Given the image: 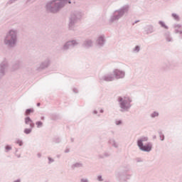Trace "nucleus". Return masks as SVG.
I'll return each instance as SVG.
<instances>
[{
	"label": "nucleus",
	"instance_id": "obj_31",
	"mask_svg": "<svg viewBox=\"0 0 182 182\" xmlns=\"http://www.w3.org/2000/svg\"><path fill=\"white\" fill-rule=\"evenodd\" d=\"M115 124L117 126H122V124H123V121H122V119H116Z\"/></svg>",
	"mask_w": 182,
	"mask_h": 182
},
{
	"label": "nucleus",
	"instance_id": "obj_14",
	"mask_svg": "<svg viewBox=\"0 0 182 182\" xmlns=\"http://www.w3.org/2000/svg\"><path fill=\"white\" fill-rule=\"evenodd\" d=\"M144 31L146 35H151L156 32V28H154V26L148 24L144 27Z\"/></svg>",
	"mask_w": 182,
	"mask_h": 182
},
{
	"label": "nucleus",
	"instance_id": "obj_58",
	"mask_svg": "<svg viewBox=\"0 0 182 182\" xmlns=\"http://www.w3.org/2000/svg\"><path fill=\"white\" fill-rule=\"evenodd\" d=\"M18 157H21V155H18Z\"/></svg>",
	"mask_w": 182,
	"mask_h": 182
},
{
	"label": "nucleus",
	"instance_id": "obj_11",
	"mask_svg": "<svg viewBox=\"0 0 182 182\" xmlns=\"http://www.w3.org/2000/svg\"><path fill=\"white\" fill-rule=\"evenodd\" d=\"M113 75L115 79H124V77L126 76V72L122 70L115 69L113 70Z\"/></svg>",
	"mask_w": 182,
	"mask_h": 182
},
{
	"label": "nucleus",
	"instance_id": "obj_4",
	"mask_svg": "<svg viewBox=\"0 0 182 182\" xmlns=\"http://www.w3.org/2000/svg\"><path fill=\"white\" fill-rule=\"evenodd\" d=\"M64 7L65 3L63 1H59V0H52L48 1L46 5L47 12H50V14H58Z\"/></svg>",
	"mask_w": 182,
	"mask_h": 182
},
{
	"label": "nucleus",
	"instance_id": "obj_17",
	"mask_svg": "<svg viewBox=\"0 0 182 182\" xmlns=\"http://www.w3.org/2000/svg\"><path fill=\"white\" fill-rule=\"evenodd\" d=\"M6 69H8V63L6 61H4L0 64V77L5 76Z\"/></svg>",
	"mask_w": 182,
	"mask_h": 182
},
{
	"label": "nucleus",
	"instance_id": "obj_38",
	"mask_svg": "<svg viewBox=\"0 0 182 182\" xmlns=\"http://www.w3.org/2000/svg\"><path fill=\"white\" fill-rule=\"evenodd\" d=\"M164 36H165L166 39V38H168V37L171 36V35L170 34V31H166L164 33Z\"/></svg>",
	"mask_w": 182,
	"mask_h": 182
},
{
	"label": "nucleus",
	"instance_id": "obj_23",
	"mask_svg": "<svg viewBox=\"0 0 182 182\" xmlns=\"http://www.w3.org/2000/svg\"><path fill=\"white\" fill-rule=\"evenodd\" d=\"M158 134H159V138L161 141H164V134H163V131H161V129L158 130Z\"/></svg>",
	"mask_w": 182,
	"mask_h": 182
},
{
	"label": "nucleus",
	"instance_id": "obj_5",
	"mask_svg": "<svg viewBox=\"0 0 182 182\" xmlns=\"http://www.w3.org/2000/svg\"><path fill=\"white\" fill-rule=\"evenodd\" d=\"M117 102L119 106V112L121 113H126L129 112L130 109H132V102L133 100L129 97H122L119 96L117 98Z\"/></svg>",
	"mask_w": 182,
	"mask_h": 182
},
{
	"label": "nucleus",
	"instance_id": "obj_36",
	"mask_svg": "<svg viewBox=\"0 0 182 182\" xmlns=\"http://www.w3.org/2000/svg\"><path fill=\"white\" fill-rule=\"evenodd\" d=\"M97 181H100V182L104 181V179H103V177L102 176V175L97 176Z\"/></svg>",
	"mask_w": 182,
	"mask_h": 182
},
{
	"label": "nucleus",
	"instance_id": "obj_57",
	"mask_svg": "<svg viewBox=\"0 0 182 182\" xmlns=\"http://www.w3.org/2000/svg\"><path fill=\"white\" fill-rule=\"evenodd\" d=\"M17 152H18V149L16 150V153H17Z\"/></svg>",
	"mask_w": 182,
	"mask_h": 182
},
{
	"label": "nucleus",
	"instance_id": "obj_7",
	"mask_svg": "<svg viewBox=\"0 0 182 182\" xmlns=\"http://www.w3.org/2000/svg\"><path fill=\"white\" fill-rule=\"evenodd\" d=\"M180 68V63L176 60H168L166 62H164L161 70L164 72H170V70H176Z\"/></svg>",
	"mask_w": 182,
	"mask_h": 182
},
{
	"label": "nucleus",
	"instance_id": "obj_37",
	"mask_svg": "<svg viewBox=\"0 0 182 182\" xmlns=\"http://www.w3.org/2000/svg\"><path fill=\"white\" fill-rule=\"evenodd\" d=\"M18 0H9L7 2V5H12V4H15Z\"/></svg>",
	"mask_w": 182,
	"mask_h": 182
},
{
	"label": "nucleus",
	"instance_id": "obj_33",
	"mask_svg": "<svg viewBox=\"0 0 182 182\" xmlns=\"http://www.w3.org/2000/svg\"><path fill=\"white\" fill-rule=\"evenodd\" d=\"M59 2H63L64 6L66 5V4H72V1L70 0H58Z\"/></svg>",
	"mask_w": 182,
	"mask_h": 182
},
{
	"label": "nucleus",
	"instance_id": "obj_22",
	"mask_svg": "<svg viewBox=\"0 0 182 182\" xmlns=\"http://www.w3.org/2000/svg\"><path fill=\"white\" fill-rule=\"evenodd\" d=\"M106 157H110V154L109 152H104L103 154H99L98 158L106 159Z\"/></svg>",
	"mask_w": 182,
	"mask_h": 182
},
{
	"label": "nucleus",
	"instance_id": "obj_53",
	"mask_svg": "<svg viewBox=\"0 0 182 182\" xmlns=\"http://www.w3.org/2000/svg\"><path fill=\"white\" fill-rule=\"evenodd\" d=\"M39 106H41V102L37 103V107H39Z\"/></svg>",
	"mask_w": 182,
	"mask_h": 182
},
{
	"label": "nucleus",
	"instance_id": "obj_20",
	"mask_svg": "<svg viewBox=\"0 0 182 182\" xmlns=\"http://www.w3.org/2000/svg\"><path fill=\"white\" fill-rule=\"evenodd\" d=\"M148 140H149V137L141 136L139 139L137 140L136 144H137V146H139L141 144H144L143 142L144 141H148Z\"/></svg>",
	"mask_w": 182,
	"mask_h": 182
},
{
	"label": "nucleus",
	"instance_id": "obj_44",
	"mask_svg": "<svg viewBox=\"0 0 182 182\" xmlns=\"http://www.w3.org/2000/svg\"><path fill=\"white\" fill-rule=\"evenodd\" d=\"M180 32V30L178 28H175L174 33H178Z\"/></svg>",
	"mask_w": 182,
	"mask_h": 182
},
{
	"label": "nucleus",
	"instance_id": "obj_35",
	"mask_svg": "<svg viewBox=\"0 0 182 182\" xmlns=\"http://www.w3.org/2000/svg\"><path fill=\"white\" fill-rule=\"evenodd\" d=\"M16 143L20 146H23V141H22V140L18 139Z\"/></svg>",
	"mask_w": 182,
	"mask_h": 182
},
{
	"label": "nucleus",
	"instance_id": "obj_34",
	"mask_svg": "<svg viewBox=\"0 0 182 182\" xmlns=\"http://www.w3.org/2000/svg\"><path fill=\"white\" fill-rule=\"evenodd\" d=\"M181 24H178V23H175L173 25V28H174V29H180V28H181Z\"/></svg>",
	"mask_w": 182,
	"mask_h": 182
},
{
	"label": "nucleus",
	"instance_id": "obj_26",
	"mask_svg": "<svg viewBox=\"0 0 182 182\" xmlns=\"http://www.w3.org/2000/svg\"><path fill=\"white\" fill-rule=\"evenodd\" d=\"M159 25H160L161 28H164V29H168V27L167 25H166V23L163 21H159Z\"/></svg>",
	"mask_w": 182,
	"mask_h": 182
},
{
	"label": "nucleus",
	"instance_id": "obj_40",
	"mask_svg": "<svg viewBox=\"0 0 182 182\" xmlns=\"http://www.w3.org/2000/svg\"><path fill=\"white\" fill-rule=\"evenodd\" d=\"M166 41L167 42H173V38L171 37V36H169V37H167V38H166Z\"/></svg>",
	"mask_w": 182,
	"mask_h": 182
},
{
	"label": "nucleus",
	"instance_id": "obj_27",
	"mask_svg": "<svg viewBox=\"0 0 182 182\" xmlns=\"http://www.w3.org/2000/svg\"><path fill=\"white\" fill-rule=\"evenodd\" d=\"M33 112H35L33 108L27 109L25 112V116H29V114H31V113H33Z\"/></svg>",
	"mask_w": 182,
	"mask_h": 182
},
{
	"label": "nucleus",
	"instance_id": "obj_42",
	"mask_svg": "<svg viewBox=\"0 0 182 182\" xmlns=\"http://www.w3.org/2000/svg\"><path fill=\"white\" fill-rule=\"evenodd\" d=\"M80 182H89V179L87 178H81Z\"/></svg>",
	"mask_w": 182,
	"mask_h": 182
},
{
	"label": "nucleus",
	"instance_id": "obj_56",
	"mask_svg": "<svg viewBox=\"0 0 182 182\" xmlns=\"http://www.w3.org/2000/svg\"><path fill=\"white\" fill-rule=\"evenodd\" d=\"M41 120H45V117H41Z\"/></svg>",
	"mask_w": 182,
	"mask_h": 182
},
{
	"label": "nucleus",
	"instance_id": "obj_43",
	"mask_svg": "<svg viewBox=\"0 0 182 182\" xmlns=\"http://www.w3.org/2000/svg\"><path fill=\"white\" fill-rule=\"evenodd\" d=\"M73 92L74 93H79V91L76 88H73Z\"/></svg>",
	"mask_w": 182,
	"mask_h": 182
},
{
	"label": "nucleus",
	"instance_id": "obj_50",
	"mask_svg": "<svg viewBox=\"0 0 182 182\" xmlns=\"http://www.w3.org/2000/svg\"><path fill=\"white\" fill-rule=\"evenodd\" d=\"M93 114H97V110H94V111H93Z\"/></svg>",
	"mask_w": 182,
	"mask_h": 182
},
{
	"label": "nucleus",
	"instance_id": "obj_30",
	"mask_svg": "<svg viewBox=\"0 0 182 182\" xmlns=\"http://www.w3.org/2000/svg\"><path fill=\"white\" fill-rule=\"evenodd\" d=\"M12 150V146L11 145H6L5 146V153H8Z\"/></svg>",
	"mask_w": 182,
	"mask_h": 182
},
{
	"label": "nucleus",
	"instance_id": "obj_25",
	"mask_svg": "<svg viewBox=\"0 0 182 182\" xmlns=\"http://www.w3.org/2000/svg\"><path fill=\"white\" fill-rule=\"evenodd\" d=\"M171 16H172V18H173L175 21H176V22H179V21H180V16H178L177 14L173 13V14H171Z\"/></svg>",
	"mask_w": 182,
	"mask_h": 182
},
{
	"label": "nucleus",
	"instance_id": "obj_46",
	"mask_svg": "<svg viewBox=\"0 0 182 182\" xmlns=\"http://www.w3.org/2000/svg\"><path fill=\"white\" fill-rule=\"evenodd\" d=\"M29 2H35V0H27V4Z\"/></svg>",
	"mask_w": 182,
	"mask_h": 182
},
{
	"label": "nucleus",
	"instance_id": "obj_10",
	"mask_svg": "<svg viewBox=\"0 0 182 182\" xmlns=\"http://www.w3.org/2000/svg\"><path fill=\"white\" fill-rule=\"evenodd\" d=\"M137 146L141 151H145L146 153H150V151L153 149V144L151 142H147L145 144H142Z\"/></svg>",
	"mask_w": 182,
	"mask_h": 182
},
{
	"label": "nucleus",
	"instance_id": "obj_12",
	"mask_svg": "<svg viewBox=\"0 0 182 182\" xmlns=\"http://www.w3.org/2000/svg\"><path fill=\"white\" fill-rule=\"evenodd\" d=\"M50 66V60L49 58L46 59L40 63L37 70H45V69H48V67Z\"/></svg>",
	"mask_w": 182,
	"mask_h": 182
},
{
	"label": "nucleus",
	"instance_id": "obj_18",
	"mask_svg": "<svg viewBox=\"0 0 182 182\" xmlns=\"http://www.w3.org/2000/svg\"><path fill=\"white\" fill-rule=\"evenodd\" d=\"M108 143L109 144H111L112 147H114L115 149H119V144H117L114 139H109Z\"/></svg>",
	"mask_w": 182,
	"mask_h": 182
},
{
	"label": "nucleus",
	"instance_id": "obj_55",
	"mask_svg": "<svg viewBox=\"0 0 182 182\" xmlns=\"http://www.w3.org/2000/svg\"><path fill=\"white\" fill-rule=\"evenodd\" d=\"M52 119H53V120H56V119L55 118V116H53Z\"/></svg>",
	"mask_w": 182,
	"mask_h": 182
},
{
	"label": "nucleus",
	"instance_id": "obj_32",
	"mask_svg": "<svg viewBox=\"0 0 182 182\" xmlns=\"http://www.w3.org/2000/svg\"><path fill=\"white\" fill-rule=\"evenodd\" d=\"M36 124L38 127V129L42 127V126H43V122H42L41 121H38L36 122Z\"/></svg>",
	"mask_w": 182,
	"mask_h": 182
},
{
	"label": "nucleus",
	"instance_id": "obj_52",
	"mask_svg": "<svg viewBox=\"0 0 182 182\" xmlns=\"http://www.w3.org/2000/svg\"><path fill=\"white\" fill-rule=\"evenodd\" d=\"M100 113H104L105 112V110H103L102 109L100 110Z\"/></svg>",
	"mask_w": 182,
	"mask_h": 182
},
{
	"label": "nucleus",
	"instance_id": "obj_13",
	"mask_svg": "<svg viewBox=\"0 0 182 182\" xmlns=\"http://www.w3.org/2000/svg\"><path fill=\"white\" fill-rule=\"evenodd\" d=\"M113 80H114V77L112 74H105L100 77L101 83L103 82H113Z\"/></svg>",
	"mask_w": 182,
	"mask_h": 182
},
{
	"label": "nucleus",
	"instance_id": "obj_16",
	"mask_svg": "<svg viewBox=\"0 0 182 182\" xmlns=\"http://www.w3.org/2000/svg\"><path fill=\"white\" fill-rule=\"evenodd\" d=\"M82 46L84 49H90V48L93 47V41L87 38L82 42Z\"/></svg>",
	"mask_w": 182,
	"mask_h": 182
},
{
	"label": "nucleus",
	"instance_id": "obj_19",
	"mask_svg": "<svg viewBox=\"0 0 182 182\" xmlns=\"http://www.w3.org/2000/svg\"><path fill=\"white\" fill-rule=\"evenodd\" d=\"M83 164L82 162H76L71 166L72 170H76V168H82Z\"/></svg>",
	"mask_w": 182,
	"mask_h": 182
},
{
	"label": "nucleus",
	"instance_id": "obj_29",
	"mask_svg": "<svg viewBox=\"0 0 182 182\" xmlns=\"http://www.w3.org/2000/svg\"><path fill=\"white\" fill-rule=\"evenodd\" d=\"M159 114H160L159 113V112L155 111V112H152L150 116H151V119H154L155 117H159Z\"/></svg>",
	"mask_w": 182,
	"mask_h": 182
},
{
	"label": "nucleus",
	"instance_id": "obj_9",
	"mask_svg": "<svg viewBox=\"0 0 182 182\" xmlns=\"http://www.w3.org/2000/svg\"><path fill=\"white\" fill-rule=\"evenodd\" d=\"M25 124H29L30 128H26L24 129L23 133L25 134H31L32 133V129L35 127V123H33V121L31 119L30 117H26L24 119Z\"/></svg>",
	"mask_w": 182,
	"mask_h": 182
},
{
	"label": "nucleus",
	"instance_id": "obj_3",
	"mask_svg": "<svg viewBox=\"0 0 182 182\" xmlns=\"http://www.w3.org/2000/svg\"><path fill=\"white\" fill-rule=\"evenodd\" d=\"M129 9H130V6L129 5H124L120 9L115 10L109 18V23L117 22V21L122 19L126 14H129Z\"/></svg>",
	"mask_w": 182,
	"mask_h": 182
},
{
	"label": "nucleus",
	"instance_id": "obj_51",
	"mask_svg": "<svg viewBox=\"0 0 182 182\" xmlns=\"http://www.w3.org/2000/svg\"><path fill=\"white\" fill-rule=\"evenodd\" d=\"M70 141H71V143H73V141H75V139L71 138V139H70Z\"/></svg>",
	"mask_w": 182,
	"mask_h": 182
},
{
	"label": "nucleus",
	"instance_id": "obj_47",
	"mask_svg": "<svg viewBox=\"0 0 182 182\" xmlns=\"http://www.w3.org/2000/svg\"><path fill=\"white\" fill-rule=\"evenodd\" d=\"M152 139H153L154 140H156V139H157V136H156V135H154V136H152Z\"/></svg>",
	"mask_w": 182,
	"mask_h": 182
},
{
	"label": "nucleus",
	"instance_id": "obj_49",
	"mask_svg": "<svg viewBox=\"0 0 182 182\" xmlns=\"http://www.w3.org/2000/svg\"><path fill=\"white\" fill-rule=\"evenodd\" d=\"M138 22H140V21H139V20L135 21L134 23H133V25H134L135 23H138Z\"/></svg>",
	"mask_w": 182,
	"mask_h": 182
},
{
	"label": "nucleus",
	"instance_id": "obj_6",
	"mask_svg": "<svg viewBox=\"0 0 182 182\" xmlns=\"http://www.w3.org/2000/svg\"><path fill=\"white\" fill-rule=\"evenodd\" d=\"M82 16H83V14L79 11H75L71 14L68 20V28L70 31L75 29L76 23L82 19Z\"/></svg>",
	"mask_w": 182,
	"mask_h": 182
},
{
	"label": "nucleus",
	"instance_id": "obj_41",
	"mask_svg": "<svg viewBox=\"0 0 182 182\" xmlns=\"http://www.w3.org/2000/svg\"><path fill=\"white\" fill-rule=\"evenodd\" d=\"M136 163H143V159L141 158H136Z\"/></svg>",
	"mask_w": 182,
	"mask_h": 182
},
{
	"label": "nucleus",
	"instance_id": "obj_54",
	"mask_svg": "<svg viewBox=\"0 0 182 182\" xmlns=\"http://www.w3.org/2000/svg\"><path fill=\"white\" fill-rule=\"evenodd\" d=\"M178 33H179V35H182V30L179 31Z\"/></svg>",
	"mask_w": 182,
	"mask_h": 182
},
{
	"label": "nucleus",
	"instance_id": "obj_39",
	"mask_svg": "<svg viewBox=\"0 0 182 182\" xmlns=\"http://www.w3.org/2000/svg\"><path fill=\"white\" fill-rule=\"evenodd\" d=\"M48 164H52V163L55 162V159H52L51 157H48Z\"/></svg>",
	"mask_w": 182,
	"mask_h": 182
},
{
	"label": "nucleus",
	"instance_id": "obj_28",
	"mask_svg": "<svg viewBox=\"0 0 182 182\" xmlns=\"http://www.w3.org/2000/svg\"><path fill=\"white\" fill-rule=\"evenodd\" d=\"M140 46H136L133 49L132 52L133 53H139L140 52Z\"/></svg>",
	"mask_w": 182,
	"mask_h": 182
},
{
	"label": "nucleus",
	"instance_id": "obj_2",
	"mask_svg": "<svg viewBox=\"0 0 182 182\" xmlns=\"http://www.w3.org/2000/svg\"><path fill=\"white\" fill-rule=\"evenodd\" d=\"M4 43L7 48L12 49L16 46L18 43V31L10 30L6 34L4 39Z\"/></svg>",
	"mask_w": 182,
	"mask_h": 182
},
{
	"label": "nucleus",
	"instance_id": "obj_15",
	"mask_svg": "<svg viewBox=\"0 0 182 182\" xmlns=\"http://www.w3.org/2000/svg\"><path fill=\"white\" fill-rule=\"evenodd\" d=\"M106 44V38H105V36L102 35L98 36L96 41V45L97 48H103L105 45Z\"/></svg>",
	"mask_w": 182,
	"mask_h": 182
},
{
	"label": "nucleus",
	"instance_id": "obj_45",
	"mask_svg": "<svg viewBox=\"0 0 182 182\" xmlns=\"http://www.w3.org/2000/svg\"><path fill=\"white\" fill-rule=\"evenodd\" d=\"M37 156L38 159H41L42 157V154L41 153L37 154Z\"/></svg>",
	"mask_w": 182,
	"mask_h": 182
},
{
	"label": "nucleus",
	"instance_id": "obj_48",
	"mask_svg": "<svg viewBox=\"0 0 182 182\" xmlns=\"http://www.w3.org/2000/svg\"><path fill=\"white\" fill-rule=\"evenodd\" d=\"M69 151H70V150L69 149H65V153H69Z\"/></svg>",
	"mask_w": 182,
	"mask_h": 182
},
{
	"label": "nucleus",
	"instance_id": "obj_1",
	"mask_svg": "<svg viewBox=\"0 0 182 182\" xmlns=\"http://www.w3.org/2000/svg\"><path fill=\"white\" fill-rule=\"evenodd\" d=\"M132 171V167L130 165H122L119 166V171L115 173V177L119 182H128L133 174L130 173Z\"/></svg>",
	"mask_w": 182,
	"mask_h": 182
},
{
	"label": "nucleus",
	"instance_id": "obj_21",
	"mask_svg": "<svg viewBox=\"0 0 182 182\" xmlns=\"http://www.w3.org/2000/svg\"><path fill=\"white\" fill-rule=\"evenodd\" d=\"M22 65V62L20 60H17V62L13 65V70H19V68H21Z\"/></svg>",
	"mask_w": 182,
	"mask_h": 182
},
{
	"label": "nucleus",
	"instance_id": "obj_24",
	"mask_svg": "<svg viewBox=\"0 0 182 182\" xmlns=\"http://www.w3.org/2000/svg\"><path fill=\"white\" fill-rule=\"evenodd\" d=\"M53 141L56 144H59V143H62V139H60L59 136H55L53 139Z\"/></svg>",
	"mask_w": 182,
	"mask_h": 182
},
{
	"label": "nucleus",
	"instance_id": "obj_8",
	"mask_svg": "<svg viewBox=\"0 0 182 182\" xmlns=\"http://www.w3.org/2000/svg\"><path fill=\"white\" fill-rule=\"evenodd\" d=\"M77 45H79V41H77V40H69L63 45L61 50H63V52H68L69 49H73L74 48H76Z\"/></svg>",
	"mask_w": 182,
	"mask_h": 182
}]
</instances>
